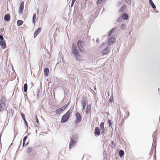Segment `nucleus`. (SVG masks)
I'll return each instance as SVG.
<instances>
[{
    "label": "nucleus",
    "mask_w": 160,
    "mask_h": 160,
    "mask_svg": "<svg viewBox=\"0 0 160 160\" xmlns=\"http://www.w3.org/2000/svg\"><path fill=\"white\" fill-rule=\"evenodd\" d=\"M126 27V25L124 24L123 23L121 26L120 28L122 30H123L125 29Z\"/></svg>",
    "instance_id": "cd10ccee"
},
{
    "label": "nucleus",
    "mask_w": 160,
    "mask_h": 160,
    "mask_svg": "<svg viewBox=\"0 0 160 160\" xmlns=\"http://www.w3.org/2000/svg\"><path fill=\"white\" fill-rule=\"evenodd\" d=\"M112 31H111V30H110L109 32H108V34H107V35L108 36V37H109L112 34Z\"/></svg>",
    "instance_id": "72a5a7b5"
},
{
    "label": "nucleus",
    "mask_w": 160,
    "mask_h": 160,
    "mask_svg": "<svg viewBox=\"0 0 160 160\" xmlns=\"http://www.w3.org/2000/svg\"><path fill=\"white\" fill-rule=\"evenodd\" d=\"M75 115L76 118L74 123L75 124H77L81 122L82 117L81 114L78 112H76Z\"/></svg>",
    "instance_id": "423d86ee"
},
{
    "label": "nucleus",
    "mask_w": 160,
    "mask_h": 160,
    "mask_svg": "<svg viewBox=\"0 0 160 160\" xmlns=\"http://www.w3.org/2000/svg\"><path fill=\"white\" fill-rule=\"evenodd\" d=\"M126 9V6L123 5L121 7L120 9L119 10L120 12H123L125 11Z\"/></svg>",
    "instance_id": "393cba45"
},
{
    "label": "nucleus",
    "mask_w": 160,
    "mask_h": 160,
    "mask_svg": "<svg viewBox=\"0 0 160 160\" xmlns=\"http://www.w3.org/2000/svg\"><path fill=\"white\" fill-rule=\"evenodd\" d=\"M68 106V104H65L62 107V108H63V109L64 110Z\"/></svg>",
    "instance_id": "f704fd0d"
},
{
    "label": "nucleus",
    "mask_w": 160,
    "mask_h": 160,
    "mask_svg": "<svg viewBox=\"0 0 160 160\" xmlns=\"http://www.w3.org/2000/svg\"><path fill=\"white\" fill-rule=\"evenodd\" d=\"M9 1L10 0H8Z\"/></svg>",
    "instance_id": "680f3d73"
},
{
    "label": "nucleus",
    "mask_w": 160,
    "mask_h": 160,
    "mask_svg": "<svg viewBox=\"0 0 160 160\" xmlns=\"http://www.w3.org/2000/svg\"><path fill=\"white\" fill-rule=\"evenodd\" d=\"M81 103L82 107V110H84L85 108L87 103V100L84 97L82 98Z\"/></svg>",
    "instance_id": "0eeeda50"
},
{
    "label": "nucleus",
    "mask_w": 160,
    "mask_h": 160,
    "mask_svg": "<svg viewBox=\"0 0 160 160\" xmlns=\"http://www.w3.org/2000/svg\"><path fill=\"white\" fill-rule=\"evenodd\" d=\"M37 12L38 13V10H37Z\"/></svg>",
    "instance_id": "6e6d98bb"
},
{
    "label": "nucleus",
    "mask_w": 160,
    "mask_h": 160,
    "mask_svg": "<svg viewBox=\"0 0 160 160\" xmlns=\"http://www.w3.org/2000/svg\"><path fill=\"white\" fill-rule=\"evenodd\" d=\"M77 47L79 51L81 52H83L84 50V42L81 40H79L77 42Z\"/></svg>",
    "instance_id": "20e7f679"
},
{
    "label": "nucleus",
    "mask_w": 160,
    "mask_h": 160,
    "mask_svg": "<svg viewBox=\"0 0 160 160\" xmlns=\"http://www.w3.org/2000/svg\"><path fill=\"white\" fill-rule=\"evenodd\" d=\"M159 88H158V92H159Z\"/></svg>",
    "instance_id": "4d7b16f0"
},
{
    "label": "nucleus",
    "mask_w": 160,
    "mask_h": 160,
    "mask_svg": "<svg viewBox=\"0 0 160 160\" xmlns=\"http://www.w3.org/2000/svg\"><path fill=\"white\" fill-rule=\"evenodd\" d=\"M154 9V11H155V12H156L157 13V12H159V11H158L156 9V8H155V9Z\"/></svg>",
    "instance_id": "49530a36"
},
{
    "label": "nucleus",
    "mask_w": 160,
    "mask_h": 160,
    "mask_svg": "<svg viewBox=\"0 0 160 160\" xmlns=\"http://www.w3.org/2000/svg\"><path fill=\"white\" fill-rule=\"evenodd\" d=\"M99 40L98 38H97L96 39V42L97 43H98V42H99Z\"/></svg>",
    "instance_id": "a18cd8bd"
},
{
    "label": "nucleus",
    "mask_w": 160,
    "mask_h": 160,
    "mask_svg": "<svg viewBox=\"0 0 160 160\" xmlns=\"http://www.w3.org/2000/svg\"><path fill=\"white\" fill-rule=\"evenodd\" d=\"M117 29V27H114L111 30L112 31V32H113L115 31V30Z\"/></svg>",
    "instance_id": "a19ab883"
},
{
    "label": "nucleus",
    "mask_w": 160,
    "mask_h": 160,
    "mask_svg": "<svg viewBox=\"0 0 160 160\" xmlns=\"http://www.w3.org/2000/svg\"><path fill=\"white\" fill-rule=\"evenodd\" d=\"M11 18L10 15L9 14H6L5 15L4 19V20L6 22H8L9 21Z\"/></svg>",
    "instance_id": "ddd939ff"
},
{
    "label": "nucleus",
    "mask_w": 160,
    "mask_h": 160,
    "mask_svg": "<svg viewBox=\"0 0 160 160\" xmlns=\"http://www.w3.org/2000/svg\"><path fill=\"white\" fill-rule=\"evenodd\" d=\"M72 1H74L75 2L76 0H72Z\"/></svg>",
    "instance_id": "bf43d9fd"
},
{
    "label": "nucleus",
    "mask_w": 160,
    "mask_h": 160,
    "mask_svg": "<svg viewBox=\"0 0 160 160\" xmlns=\"http://www.w3.org/2000/svg\"><path fill=\"white\" fill-rule=\"evenodd\" d=\"M23 23V22L22 20H18L17 21V25L18 26H21Z\"/></svg>",
    "instance_id": "b1692460"
},
{
    "label": "nucleus",
    "mask_w": 160,
    "mask_h": 160,
    "mask_svg": "<svg viewBox=\"0 0 160 160\" xmlns=\"http://www.w3.org/2000/svg\"><path fill=\"white\" fill-rule=\"evenodd\" d=\"M111 97H110V99H109V102H112L113 101V99H112V100L111 99Z\"/></svg>",
    "instance_id": "c03bdc74"
},
{
    "label": "nucleus",
    "mask_w": 160,
    "mask_h": 160,
    "mask_svg": "<svg viewBox=\"0 0 160 160\" xmlns=\"http://www.w3.org/2000/svg\"><path fill=\"white\" fill-rule=\"evenodd\" d=\"M28 85L27 83H25L23 86V90L24 92H26L27 91Z\"/></svg>",
    "instance_id": "a878e982"
},
{
    "label": "nucleus",
    "mask_w": 160,
    "mask_h": 160,
    "mask_svg": "<svg viewBox=\"0 0 160 160\" xmlns=\"http://www.w3.org/2000/svg\"><path fill=\"white\" fill-rule=\"evenodd\" d=\"M67 104H68V105H69V102H68V103H67Z\"/></svg>",
    "instance_id": "5fc2aeb1"
},
{
    "label": "nucleus",
    "mask_w": 160,
    "mask_h": 160,
    "mask_svg": "<svg viewBox=\"0 0 160 160\" xmlns=\"http://www.w3.org/2000/svg\"><path fill=\"white\" fill-rule=\"evenodd\" d=\"M0 45L2 49H5L6 47L5 40L0 41Z\"/></svg>",
    "instance_id": "9b49d317"
},
{
    "label": "nucleus",
    "mask_w": 160,
    "mask_h": 160,
    "mask_svg": "<svg viewBox=\"0 0 160 160\" xmlns=\"http://www.w3.org/2000/svg\"><path fill=\"white\" fill-rule=\"evenodd\" d=\"M28 143H29L28 142H27V143L26 144L25 146H27L28 145Z\"/></svg>",
    "instance_id": "3c124183"
},
{
    "label": "nucleus",
    "mask_w": 160,
    "mask_h": 160,
    "mask_svg": "<svg viewBox=\"0 0 160 160\" xmlns=\"http://www.w3.org/2000/svg\"><path fill=\"white\" fill-rule=\"evenodd\" d=\"M126 2L128 4H131V0H125Z\"/></svg>",
    "instance_id": "58836bf2"
},
{
    "label": "nucleus",
    "mask_w": 160,
    "mask_h": 160,
    "mask_svg": "<svg viewBox=\"0 0 160 160\" xmlns=\"http://www.w3.org/2000/svg\"><path fill=\"white\" fill-rule=\"evenodd\" d=\"M109 48L108 47H106L103 50H102V54H107L109 52Z\"/></svg>",
    "instance_id": "dca6fc26"
},
{
    "label": "nucleus",
    "mask_w": 160,
    "mask_h": 160,
    "mask_svg": "<svg viewBox=\"0 0 160 160\" xmlns=\"http://www.w3.org/2000/svg\"><path fill=\"white\" fill-rule=\"evenodd\" d=\"M71 108L66 113L64 114L62 117L60 122L61 123H63L66 122L69 119L70 117L71 114L72 112V109Z\"/></svg>",
    "instance_id": "f03ea898"
},
{
    "label": "nucleus",
    "mask_w": 160,
    "mask_h": 160,
    "mask_svg": "<svg viewBox=\"0 0 160 160\" xmlns=\"http://www.w3.org/2000/svg\"><path fill=\"white\" fill-rule=\"evenodd\" d=\"M36 14L35 13H34L33 14L32 18V22L33 24H35L36 21Z\"/></svg>",
    "instance_id": "5701e85b"
},
{
    "label": "nucleus",
    "mask_w": 160,
    "mask_h": 160,
    "mask_svg": "<svg viewBox=\"0 0 160 160\" xmlns=\"http://www.w3.org/2000/svg\"><path fill=\"white\" fill-rule=\"evenodd\" d=\"M103 0H98L97 2V5H98L99 4H100L103 1Z\"/></svg>",
    "instance_id": "4c0bfd02"
},
{
    "label": "nucleus",
    "mask_w": 160,
    "mask_h": 160,
    "mask_svg": "<svg viewBox=\"0 0 160 160\" xmlns=\"http://www.w3.org/2000/svg\"><path fill=\"white\" fill-rule=\"evenodd\" d=\"M103 156L104 159H106L107 158L106 152L105 150H104L103 152Z\"/></svg>",
    "instance_id": "c85d7f7f"
},
{
    "label": "nucleus",
    "mask_w": 160,
    "mask_h": 160,
    "mask_svg": "<svg viewBox=\"0 0 160 160\" xmlns=\"http://www.w3.org/2000/svg\"><path fill=\"white\" fill-rule=\"evenodd\" d=\"M25 142H24L23 141V143H22V146L23 147L24 145L25 144Z\"/></svg>",
    "instance_id": "09e8293b"
},
{
    "label": "nucleus",
    "mask_w": 160,
    "mask_h": 160,
    "mask_svg": "<svg viewBox=\"0 0 160 160\" xmlns=\"http://www.w3.org/2000/svg\"><path fill=\"white\" fill-rule=\"evenodd\" d=\"M122 17L121 16L118 19L117 21L118 22H121L122 21Z\"/></svg>",
    "instance_id": "473e14b6"
},
{
    "label": "nucleus",
    "mask_w": 160,
    "mask_h": 160,
    "mask_svg": "<svg viewBox=\"0 0 160 160\" xmlns=\"http://www.w3.org/2000/svg\"><path fill=\"white\" fill-rule=\"evenodd\" d=\"M6 100L5 98L2 97V99L0 100V111L2 112L3 110H4L6 107Z\"/></svg>",
    "instance_id": "39448f33"
},
{
    "label": "nucleus",
    "mask_w": 160,
    "mask_h": 160,
    "mask_svg": "<svg viewBox=\"0 0 160 160\" xmlns=\"http://www.w3.org/2000/svg\"><path fill=\"white\" fill-rule=\"evenodd\" d=\"M24 2L22 1L20 4L19 8V13L21 14L23 12L24 8Z\"/></svg>",
    "instance_id": "6e6552de"
},
{
    "label": "nucleus",
    "mask_w": 160,
    "mask_h": 160,
    "mask_svg": "<svg viewBox=\"0 0 160 160\" xmlns=\"http://www.w3.org/2000/svg\"><path fill=\"white\" fill-rule=\"evenodd\" d=\"M94 134L95 135H97L98 136L100 135V131L98 127H96L95 128Z\"/></svg>",
    "instance_id": "2eb2a0df"
},
{
    "label": "nucleus",
    "mask_w": 160,
    "mask_h": 160,
    "mask_svg": "<svg viewBox=\"0 0 160 160\" xmlns=\"http://www.w3.org/2000/svg\"><path fill=\"white\" fill-rule=\"evenodd\" d=\"M35 119L36 120V122L38 123V124H39V121L38 120V117H37V115H36V116H35Z\"/></svg>",
    "instance_id": "e433bc0d"
},
{
    "label": "nucleus",
    "mask_w": 160,
    "mask_h": 160,
    "mask_svg": "<svg viewBox=\"0 0 160 160\" xmlns=\"http://www.w3.org/2000/svg\"><path fill=\"white\" fill-rule=\"evenodd\" d=\"M27 138H28L27 136H25L23 138V141L24 142H26V139H27Z\"/></svg>",
    "instance_id": "ea45409f"
},
{
    "label": "nucleus",
    "mask_w": 160,
    "mask_h": 160,
    "mask_svg": "<svg viewBox=\"0 0 160 160\" xmlns=\"http://www.w3.org/2000/svg\"><path fill=\"white\" fill-rule=\"evenodd\" d=\"M32 151V148L31 147H29L27 148L26 152L27 153H30Z\"/></svg>",
    "instance_id": "bb28decb"
},
{
    "label": "nucleus",
    "mask_w": 160,
    "mask_h": 160,
    "mask_svg": "<svg viewBox=\"0 0 160 160\" xmlns=\"http://www.w3.org/2000/svg\"><path fill=\"white\" fill-rule=\"evenodd\" d=\"M75 2V1L72 0L71 5V7H73Z\"/></svg>",
    "instance_id": "79ce46f5"
},
{
    "label": "nucleus",
    "mask_w": 160,
    "mask_h": 160,
    "mask_svg": "<svg viewBox=\"0 0 160 160\" xmlns=\"http://www.w3.org/2000/svg\"><path fill=\"white\" fill-rule=\"evenodd\" d=\"M156 135V132H154L152 136L153 137V141H154V140L155 138V136ZM153 146H154V148H155V150L156 149V142H155V141H154H154H153V143L152 144V147Z\"/></svg>",
    "instance_id": "6ab92c4d"
},
{
    "label": "nucleus",
    "mask_w": 160,
    "mask_h": 160,
    "mask_svg": "<svg viewBox=\"0 0 160 160\" xmlns=\"http://www.w3.org/2000/svg\"><path fill=\"white\" fill-rule=\"evenodd\" d=\"M104 123L103 122H102L100 125V128H104Z\"/></svg>",
    "instance_id": "c756f323"
},
{
    "label": "nucleus",
    "mask_w": 160,
    "mask_h": 160,
    "mask_svg": "<svg viewBox=\"0 0 160 160\" xmlns=\"http://www.w3.org/2000/svg\"><path fill=\"white\" fill-rule=\"evenodd\" d=\"M118 154L119 157L121 158L124 155V152L122 150H120L119 151Z\"/></svg>",
    "instance_id": "412c9836"
},
{
    "label": "nucleus",
    "mask_w": 160,
    "mask_h": 160,
    "mask_svg": "<svg viewBox=\"0 0 160 160\" xmlns=\"http://www.w3.org/2000/svg\"><path fill=\"white\" fill-rule=\"evenodd\" d=\"M44 75L45 76H48L49 74V69L47 68H45L44 69Z\"/></svg>",
    "instance_id": "f3484780"
},
{
    "label": "nucleus",
    "mask_w": 160,
    "mask_h": 160,
    "mask_svg": "<svg viewBox=\"0 0 160 160\" xmlns=\"http://www.w3.org/2000/svg\"><path fill=\"white\" fill-rule=\"evenodd\" d=\"M109 127H111L112 125V122L110 120L108 119V121Z\"/></svg>",
    "instance_id": "7c9ffc66"
},
{
    "label": "nucleus",
    "mask_w": 160,
    "mask_h": 160,
    "mask_svg": "<svg viewBox=\"0 0 160 160\" xmlns=\"http://www.w3.org/2000/svg\"><path fill=\"white\" fill-rule=\"evenodd\" d=\"M94 90H96V86L94 87Z\"/></svg>",
    "instance_id": "603ef678"
},
{
    "label": "nucleus",
    "mask_w": 160,
    "mask_h": 160,
    "mask_svg": "<svg viewBox=\"0 0 160 160\" xmlns=\"http://www.w3.org/2000/svg\"><path fill=\"white\" fill-rule=\"evenodd\" d=\"M149 2L151 6L153 9H155L156 6L154 4L152 0H149Z\"/></svg>",
    "instance_id": "aec40b11"
},
{
    "label": "nucleus",
    "mask_w": 160,
    "mask_h": 160,
    "mask_svg": "<svg viewBox=\"0 0 160 160\" xmlns=\"http://www.w3.org/2000/svg\"><path fill=\"white\" fill-rule=\"evenodd\" d=\"M78 137L77 134L73 135L71 138L69 144V149H70L72 147L74 146L78 139Z\"/></svg>",
    "instance_id": "7ed1b4c3"
},
{
    "label": "nucleus",
    "mask_w": 160,
    "mask_h": 160,
    "mask_svg": "<svg viewBox=\"0 0 160 160\" xmlns=\"http://www.w3.org/2000/svg\"><path fill=\"white\" fill-rule=\"evenodd\" d=\"M101 130V134H102L103 135H104V132H105V128H100Z\"/></svg>",
    "instance_id": "2f4dec72"
},
{
    "label": "nucleus",
    "mask_w": 160,
    "mask_h": 160,
    "mask_svg": "<svg viewBox=\"0 0 160 160\" xmlns=\"http://www.w3.org/2000/svg\"><path fill=\"white\" fill-rule=\"evenodd\" d=\"M32 86H33L34 84L32 83Z\"/></svg>",
    "instance_id": "864d4df0"
},
{
    "label": "nucleus",
    "mask_w": 160,
    "mask_h": 160,
    "mask_svg": "<svg viewBox=\"0 0 160 160\" xmlns=\"http://www.w3.org/2000/svg\"><path fill=\"white\" fill-rule=\"evenodd\" d=\"M1 31L2 32H3L4 31V28H2L1 29Z\"/></svg>",
    "instance_id": "de8ad7c7"
},
{
    "label": "nucleus",
    "mask_w": 160,
    "mask_h": 160,
    "mask_svg": "<svg viewBox=\"0 0 160 160\" xmlns=\"http://www.w3.org/2000/svg\"><path fill=\"white\" fill-rule=\"evenodd\" d=\"M71 52L72 54L74 55V58L76 60L80 62L82 60V58L78 51L77 46L74 43H73L72 44Z\"/></svg>",
    "instance_id": "f257e3e1"
},
{
    "label": "nucleus",
    "mask_w": 160,
    "mask_h": 160,
    "mask_svg": "<svg viewBox=\"0 0 160 160\" xmlns=\"http://www.w3.org/2000/svg\"><path fill=\"white\" fill-rule=\"evenodd\" d=\"M115 39L113 38H110L108 40V43L109 44H111L114 42Z\"/></svg>",
    "instance_id": "4be33fe9"
},
{
    "label": "nucleus",
    "mask_w": 160,
    "mask_h": 160,
    "mask_svg": "<svg viewBox=\"0 0 160 160\" xmlns=\"http://www.w3.org/2000/svg\"><path fill=\"white\" fill-rule=\"evenodd\" d=\"M111 144L112 145H113V144H114V142L113 141H112Z\"/></svg>",
    "instance_id": "8fccbe9b"
},
{
    "label": "nucleus",
    "mask_w": 160,
    "mask_h": 160,
    "mask_svg": "<svg viewBox=\"0 0 160 160\" xmlns=\"http://www.w3.org/2000/svg\"><path fill=\"white\" fill-rule=\"evenodd\" d=\"M41 28H38L34 32V38H35L38 34L41 32Z\"/></svg>",
    "instance_id": "9d476101"
},
{
    "label": "nucleus",
    "mask_w": 160,
    "mask_h": 160,
    "mask_svg": "<svg viewBox=\"0 0 160 160\" xmlns=\"http://www.w3.org/2000/svg\"><path fill=\"white\" fill-rule=\"evenodd\" d=\"M3 40H4V38L3 37V36H2V34H1L0 35V41H3Z\"/></svg>",
    "instance_id": "c9c22d12"
},
{
    "label": "nucleus",
    "mask_w": 160,
    "mask_h": 160,
    "mask_svg": "<svg viewBox=\"0 0 160 160\" xmlns=\"http://www.w3.org/2000/svg\"><path fill=\"white\" fill-rule=\"evenodd\" d=\"M160 117L159 118V121H160Z\"/></svg>",
    "instance_id": "052dcab7"
},
{
    "label": "nucleus",
    "mask_w": 160,
    "mask_h": 160,
    "mask_svg": "<svg viewBox=\"0 0 160 160\" xmlns=\"http://www.w3.org/2000/svg\"><path fill=\"white\" fill-rule=\"evenodd\" d=\"M64 111V110L61 107L56 109L55 112L56 115H60V114L62 113Z\"/></svg>",
    "instance_id": "1a4fd4ad"
},
{
    "label": "nucleus",
    "mask_w": 160,
    "mask_h": 160,
    "mask_svg": "<svg viewBox=\"0 0 160 160\" xmlns=\"http://www.w3.org/2000/svg\"><path fill=\"white\" fill-rule=\"evenodd\" d=\"M122 18L124 20H127L128 18V15L126 13H123L121 15Z\"/></svg>",
    "instance_id": "4468645a"
},
{
    "label": "nucleus",
    "mask_w": 160,
    "mask_h": 160,
    "mask_svg": "<svg viewBox=\"0 0 160 160\" xmlns=\"http://www.w3.org/2000/svg\"><path fill=\"white\" fill-rule=\"evenodd\" d=\"M91 105L90 104L88 105L86 107L85 112L87 114H91Z\"/></svg>",
    "instance_id": "f8f14e48"
},
{
    "label": "nucleus",
    "mask_w": 160,
    "mask_h": 160,
    "mask_svg": "<svg viewBox=\"0 0 160 160\" xmlns=\"http://www.w3.org/2000/svg\"><path fill=\"white\" fill-rule=\"evenodd\" d=\"M3 132V130H2L1 132V133H0V141H1V137L2 136V132Z\"/></svg>",
    "instance_id": "37998d69"
},
{
    "label": "nucleus",
    "mask_w": 160,
    "mask_h": 160,
    "mask_svg": "<svg viewBox=\"0 0 160 160\" xmlns=\"http://www.w3.org/2000/svg\"><path fill=\"white\" fill-rule=\"evenodd\" d=\"M21 142H22V140L20 141V144H21Z\"/></svg>",
    "instance_id": "13d9d810"
},
{
    "label": "nucleus",
    "mask_w": 160,
    "mask_h": 160,
    "mask_svg": "<svg viewBox=\"0 0 160 160\" xmlns=\"http://www.w3.org/2000/svg\"><path fill=\"white\" fill-rule=\"evenodd\" d=\"M21 116H22V117L23 120V121L25 122V125L27 126V127L28 128V123L27 121H26V120L24 114L22 113H21Z\"/></svg>",
    "instance_id": "a211bd4d"
}]
</instances>
